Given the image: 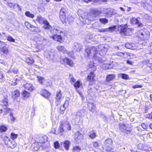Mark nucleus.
Segmentation results:
<instances>
[{"label": "nucleus", "instance_id": "obj_1", "mask_svg": "<svg viewBox=\"0 0 152 152\" xmlns=\"http://www.w3.org/2000/svg\"><path fill=\"white\" fill-rule=\"evenodd\" d=\"M98 49V47L93 46L86 49L85 52L88 56L91 55L92 56H93L94 59L97 60L99 59V56L100 55V51Z\"/></svg>", "mask_w": 152, "mask_h": 152}, {"label": "nucleus", "instance_id": "obj_2", "mask_svg": "<svg viewBox=\"0 0 152 152\" xmlns=\"http://www.w3.org/2000/svg\"><path fill=\"white\" fill-rule=\"evenodd\" d=\"M4 141L5 145L10 148L13 149L16 146V144L15 142L13 140H11L7 136L4 137Z\"/></svg>", "mask_w": 152, "mask_h": 152}, {"label": "nucleus", "instance_id": "obj_3", "mask_svg": "<svg viewBox=\"0 0 152 152\" xmlns=\"http://www.w3.org/2000/svg\"><path fill=\"white\" fill-rule=\"evenodd\" d=\"M54 51L51 49L45 50L44 52L45 56L49 61H53L54 59Z\"/></svg>", "mask_w": 152, "mask_h": 152}, {"label": "nucleus", "instance_id": "obj_4", "mask_svg": "<svg viewBox=\"0 0 152 152\" xmlns=\"http://www.w3.org/2000/svg\"><path fill=\"white\" fill-rule=\"evenodd\" d=\"M137 33L139 37L142 39H144L145 38H148L150 35L149 31L145 28L140 30L137 32Z\"/></svg>", "mask_w": 152, "mask_h": 152}, {"label": "nucleus", "instance_id": "obj_5", "mask_svg": "<svg viewBox=\"0 0 152 152\" xmlns=\"http://www.w3.org/2000/svg\"><path fill=\"white\" fill-rule=\"evenodd\" d=\"M54 31L56 32V34H54L53 36H50V38H53V39L59 42H62V37L58 34L61 31H60L56 29H54Z\"/></svg>", "mask_w": 152, "mask_h": 152}, {"label": "nucleus", "instance_id": "obj_6", "mask_svg": "<svg viewBox=\"0 0 152 152\" xmlns=\"http://www.w3.org/2000/svg\"><path fill=\"white\" fill-rule=\"evenodd\" d=\"M66 10L64 8H62L60 10L59 17L60 19L64 23L66 22Z\"/></svg>", "mask_w": 152, "mask_h": 152}, {"label": "nucleus", "instance_id": "obj_7", "mask_svg": "<svg viewBox=\"0 0 152 152\" xmlns=\"http://www.w3.org/2000/svg\"><path fill=\"white\" fill-rule=\"evenodd\" d=\"M130 30L128 28L126 25L122 26L121 28L120 33L121 34H124V35L128 36L130 34L131 32Z\"/></svg>", "mask_w": 152, "mask_h": 152}, {"label": "nucleus", "instance_id": "obj_8", "mask_svg": "<svg viewBox=\"0 0 152 152\" xmlns=\"http://www.w3.org/2000/svg\"><path fill=\"white\" fill-rule=\"evenodd\" d=\"M48 139L47 137L45 135H40L37 138V142L41 144L45 143L47 141Z\"/></svg>", "mask_w": 152, "mask_h": 152}, {"label": "nucleus", "instance_id": "obj_9", "mask_svg": "<svg viewBox=\"0 0 152 152\" xmlns=\"http://www.w3.org/2000/svg\"><path fill=\"white\" fill-rule=\"evenodd\" d=\"M83 135L79 132H77L74 135V140L77 142H79L83 138Z\"/></svg>", "mask_w": 152, "mask_h": 152}, {"label": "nucleus", "instance_id": "obj_10", "mask_svg": "<svg viewBox=\"0 0 152 152\" xmlns=\"http://www.w3.org/2000/svg\"><path fill=\"white\" fill-rule=\"evenodd\" d=\"M82 48V45L77 42L75 43L72 47L73 49L75 51H80L81 50Z\"/></svg>", "mask_w": 152, "mask_h": 152}, {"label": "nucleus", "instance_id": "obj_11", "mask_svg": "<svg viewBox=\"0 0 152 152\" xmlns=\"http://www.w3.org/2000/svg\"><path fill=\"white\" fill-rule=\"evenodd\" d=\"M98 49L100 50L101 52L100 53V55H103L105 54L107 50V48L105 47L103 45H99L98 47Z\"/></svg>", "mask_w": 152, "mask_h": 152}, {"label": "nucleus", "instance_id": "obj_12", "mask_svg": "<svg viewBox=\"0 0 152 152\" xmlns=\"http://www.w3.org/2000/svg\"><path fill=\"white\" fill-rule=\"evenodd\" d=\"M137 146L139 149L145 151H149L151 149L150 148L145 144L140 143Z\"/></svg>", "mask_w": 152, "mask_h": 152}, {"label": "nucleus", "instance_id": "obj_13", "mask_svg": "<svg viewBox=\"0 0 152 152\" xmlns=\"http://www.w3.org/2000/svg\"><path fill=\"white\" fill-rule=\"evenodd\" d=\"M24 88L29 91L31 92L35 88L33 85L30 83H26L24 85Z\"/></svg>", "mask_w": 152, "mask_h": 152}, {"label": "nucleus", "instance_id": "obj_14", "mask_svg": "<svg viewBox=\"0 0 152 152\" xmlns=\"http://www.w3.org/2000/svg\"><path fill=\"white\" fill-rule=\"evenodd\" d=\"M113 142V141L111 139H107L105 140L104 144L105 146L107 148L106 149V151H109L107 148L110 147L112 145Z\"/></svg>", "mask_w": 152, "mask_h": 152}, {"label": "nucleus", "instance_id": "obj_15", "mask_svg": "<svg viewBox=\"0 0 152 152\" xmlns=\"http://www.w3.org/2000/svg\"><path fill=\"white\" fill-rule=\"evenodd\" d=\"M62 96L61 91L60 90L56 92V102L57 104H59L60 103L61 99L62 97Z\"/></svg>", "mask_w": 152, "mask_h": 152}, {"label": "nucleus", "instance_id": "obj_16", "mask_svg": "<svg viewBox=\"0 0 152 152\" xmlns=\"http://www.w3.org/2000/svg\"><path fill=\"white\" fill-rule=\"evenodd\" d=\"M131 22L133 24H137L139 27H142L143 26L142 24L139 22V20L137 18H132L131 19Z\"/></svg>", "mask_w": 152, "mask_h": 152}, {"label": "nucleus", "instance_id": "obj_17", "mask_svg": "<svg viewBox=\"0 0 152 152\" xmlns=\"http://www.w3.org/2000/svg\"><path fill=\"white\" fill-rule=\"evenodd\" d=\"M60 122L61 124L58 128V133L61 135L63 134L64 132L63 126H64V121H61Z\"/></svg>", "mask_w": 152, "mask_h": 152}, {"label": "nucleus", "instance_id": "obj_18", "mask_svg": "<svg viewBox=\"0 0 152 152\" xmlns=\"http://www.w3.org/2000/svg\"><path fill=\"white\" fill-rule=\"evenodd\" d=\"M63 61L64 62V64L66 63L67 64L70 66H72L74 64L72 61L71 59L68 58H66L63 59Z\"/></svg>", "mask_w": 152, "mask_h": 152}, {"label": "nucleus", "instance_id": "obj_19", "mask_svg": "<svg viewBox=\"0 0 152 152\" xmlns=\"http://www.w3.org/2000/svg\"><path fill=\"white\" fill-rule=\"evenodd\" d=\"M119 129L120 130L122 131H128V128L127 124L125 125L124 124L121 123L119 124Z\"/></svg>", "mask_w": 152, "mask_h": 152}, {"label": "nucleus", "instance_id": "obj_20", "mask_svg": "<svg viewBox=\"0 0 152 152\" xmlns=\"http://www.w3.org/2000/svg\"><path fill=\"white\" fill-rule=\"evenodd\" d=\"M41 94L45 98H48L50 95V94L49 92L46 90L42 89L41 91Z\"/></svg>", "mask_w": 152, "mask_h": 152}, {"label": "nucleus", "instance_id": "obj_21", "mask_svg": "<svg viewBox=\"0 0 152 152\" xmlns=\"http://www.w3.org/2000/svg\"><path fill=\"white\" fill-rule=\"evenodd\" d=\"M115 75L113 74H110L107 75L106 77V80L107 82H109L115 79Z\"/></svg>", "mask_w": 152, "mask_h": 152}, {"label": "nucleus", "instance_id": "obj_22", "mask_svg": "<svg viewBox=\"0 0 152 152\" xmlns=\"http://www.w3.org/2000/svg\"><path fill=\"white\" fill-rule=\"evenodd\" d=\"M41 145L37 142L33 143L32 145L33 150L35 151H38Z\"/></svg>", "mask_w": 152, "mask_h": 152}, {"label": "nucleus", "instance_id": "obj_23", "mask_svg": "<svg viewBox=\"0 0 152 152\" xmlns=\"http://www.w3.org/2000/svg\"><path fill=\"white\" fill-rule=\"evenodd\" d=\"M112 64H104L102 65V68L104 69H110L113 68Z\"/></svg>", "mask_w": 152, "mask_h": 152}, {"label": "nucleus", "instance_id": "obj_24", "mask_svg": "<svg viewBox=\"0 0 152 152\" xmlns=\"http://www.w3.org/2000/svg\"><path fill=\"white\" fill-rule=\"evenodd\" d=\"M135 45L134 43H126L125 46L126 48L132 49H135Z\"/></svg>", "mask_w": 152, "mask_h": 152}, {"label": "nucleus", "instance_id": "obj_25", "mask_svg": "<svg viewBox=\"0 0 152 152\" xmlns=\"http://www.w3.org/2000/svg\"><path fill=\"white\" fill-rule=\"evenodd\" d=\"M43 24L44 25L43 26V28H44L45 29H49L51 27L49 23L47 20H44L43 21Z\"/></svg>", "mask_w": 152, "mask_h": 152}, {"label": "nucleus", "instance_id": "obj_26", "mask_svg": "<svg viewBox=\"0 0 152 152\" xmlns=\"http://www.w3.org/2000/svg\"><path fill=\"white\" fill-rule=\"evenodd\" d=\"M20 94V92L18 90H15L12 94V97L14 98H15L19 96Z\"/></svg>", "mask_w": 152, "mask_h": 152}, {"label": "nucleus", "instance_id": "obj_27", "mask_svg": "<svg viewBox=\"0 0 152 152\" xmlns=\"http://www.w3.org/2000/svg\"><path fill=\"white\" fill-rule=\"evenodd\" d=\"M88 108L90 111L94 112L95 106L93 103H90L88 104Z\"/></svg>", "mask_w": 152, "mask_h": 152}, {"label": "nucleus", "instance_id": "obj_28", "mask_svg": "<svg viewBox=\"0 0 152 152\" xmlns=\"http://www.w3.org/2000/svg\"><path fill=\"white\" fill-rule=\"evenodd\" d=\"M34 39L36 42L38 43H39L42 41L44 39V38L42 36L38 37L36 36L35 37Z\"/></svg>", "mask_w": 152, "mask_h": 152}, {"label": "nucleus", "instance_id": "obj_29", "mask_svg": "<svg viewBox=\"0 0 152 152\" xmlns=\"http://www.w3.org/2000/svg\"><path fill=\"white\" fill-rule=\"evenodd\" d=\"M57 49L59 51L62 52L63 53L66 52V51L64 46H58L57 47Z\"/></svg>", "mask_w": 152, "mask_h": 152}, {"label": "nucleus", "instance_id": "obj_30", "mask_svg": "<svg viewBox=\"0 0 152 152\" xmlns=\"http://www.w3.org/2000/svg\"><path fill=\"white\" fill-rule=\"evenodd\" d=\"M70 143L69 141L66 140L63 143V146L65 149L66 150L68 149V148L70 146Z\"/></svg>", "mask_w": 152, "mask_h": 152}, {"label": "nucleus", "instance_id": "obj_31", "mask_svg": "<svg viewBox=\"0 0 152 152\" xmlns=\"http://www.w3.org/2000/svg\"><path fill=\"white\" fill-rule=\"evenodd\" d=\"M92 12L96 17L99 16L101 13V12L100 11L96 9L92 10Z\"/></svg>", "mask_w": 152, "mask_h": 152}, {"label": "nucleus", "instance_id": "obj_32", "mask_svg": "<svg viewBox=\"0 0 152 152\" xmlns=\"http://www.w3.org/2000/svg\"><path fill=\"white\" fill-rule=\"evenodd\" d=\"M94 76L95 75L94 73L93 72H91L88 76V80L90 81H93L94 80L93 78Z\"/></svg>", "mask_w": 152, "mask_h": 152}, {"label": "nucleus", "instance_id": "obj_33", "mask_svg": "<svg viewBox=\"0 0 152 152\" xmlns=\"http://www.w3.org/2000/svg\"><path fill=\"white\" fill-rule=\"evenodd\" d=\"M0 50L2 53L5 54H7L9 53L8 48L6 47L1 48Z\"/></svg>", "mask_w": 152, "mask_h": 152}, {"label": "nucleus", "instance_id": "obj_34", "mask_svg": "<svg viewBox=\"0 0 152 152\" xmlns=\"http://www.w3.org/2000/svg\"><path fill=\"white\" fill-rule=\"evenodd\" d=\"M89 134V137L92 139L95 138L96 136V133L94 131H90Z\"/></svg>", "mask_w": 152, "mask_h": 152}, {"label": "nucleus", "instance_id": "obj_35", "mask_svg": "<svg viewBox=\"0 0 152 152\" xmlns=\"http://www.w3.org/2000/svg\"><path fill=\"white\" fill-rule=\"evenodd\" d=\"M88 19L90 20H94L96 17H95V15L91 12L90 14H89V15H88Z\"/></svg>", "mask_w": 152, "mask_h": 152}, {"label": "nucleus", "instance_id": "obj_36", "mask_svg": "<svg viewBox=\"0 0 152 152\" xmlns=\"http://www.w3.org/2000/svg\"><path fill=\"white\" fill-rule=\"evenodd\" d=\"M61 121H64V126L66 125L67 126L66 128L69 130H70L71 129V126L70 124L69 123V122L67 121H65L64 120H62Z\"/></svg>", "mask_w": 152, "mask_h": 152}, {"label": "nucleus", "instance_id": "obj_37", "mask_svg": "<svg viewBox=\"0 0 152 152\" xmlns=\"http://www.w3.org/2000/svg\"><path fill=\"white\" fill-rule=\"evenodd\" d=\"M70 99L69 98H66V100L64 103L63 104V106L64 108H66L69 105Z\"/></svg>", "mask_w": 152, "mask_h": 152}, {"label": "nucleus", "instance_id": "obj_38", "mask_svg": "<svg viewBox=\"0 0 152 152\" xmlns=\"http://www.w3.org/2000/svg\"><path fill=\"white\" fill-rule=\"evenodd\" d=\"M26 62L28 64H31L34 63V61L31 57L28 58H26Z\"/></svg>", "mask_w": 152, "mask_h": 152}, {"label": "nucleus", "instance_id": "obj_39", "mask_svg": "<svg viewBox=\"0 0 152 152\" xmlns=\"http://www.w3.org/2000/svg\"><path fill=\"white\" fill-rule=\"evenodd\" d=\"M25 14L26 16L31 18H33L34 16V14L31 13L30 12L28 11L26 12Z\"/></svg>", "mask_w": 152, "mask_h": 152}, {"label": "nucleus", "instance_id": "obj_40", "mask_svg": "<svg viewBox=\"0 0 152 152\" xmlns=\"http://www.w3.org/2000/svg\"><path fill=\"white\" fill-rule=\"evenodd\" d=\"M81 83L79 81H77L74 84V87L77 89L81 86Z\"/></svg>", "mask_w": 152, "mask_h": 152}, {"label": "nucleus", "instance_id": "obj_41", "mask_svg": "<svg viewBox=\"0 0 152 152\" xmlns=\"http://www.w3.org/2000/svg\"><path fill=\"white\" fill-rule=\"evenodd\" d=\"M119 77H121L123 79H127L129 78V76L126 74H119L118 75Z\"/></svg>", "mask_w": 152, "mask_h": 152}, {"label": "nucleus", "instance_id": "obj_42", "mask_svg": "<svg viewBox=\"0 0 152 152\" xmlns=\"http://www.w3.org/2000/svg\"><path fill=\"white\" fill-rule=\"evenodd\" d=\"M80 148L78 146H75L73 148L72 151L73 152H80L81 150Z\"/></svg>", "mask_w": 152, "mask_h": 152}, {"label": "nucleus", "instance_id": "obj_43", "mask_svg": "<svg viewBox=\"0 0 152 152\" xmlns=\"http://www.w3.org/2000/svg\"><path fill=\"white\" fill-rule=\"evenodd\" d=\"M23 96L25 97H28L30 95V94L26 91H24L22 93Z\"/></svg>", "mask_w": 152, "mask_h": 152}, {"label": "nucleus", "instance_id": "obj_44", "mask_svg": "<svg viewBox=\"0 0 152 152\" xmlns=\"http://www.w3.org/2000/svg\"><path fill=\"white\" fill-rule=\"evenodd\" d=\"M11 138L14 140L18 137V134L14 133H12L10 134Z\"/></svg>", "mask_w": 152, "mask_h": 152}, {"label": "nucleus", "instance_id": "obj_45", "mask_svg": "<svg viewBox=\"0 0 152 152\" xmlns=\"http://www.w3.org/2000/svg\"><path fill=\"white\" fill-rule=\"evenodd\" d=\"M99 21L101 23L104 24H105L107 23L108 20L106 18H100L99 19Z\"/></svg>", "mask_w": 152, "mask_h": 152}, {"label": "nucleus", "instance_id": "obj_46", "mask_svg": "<svg viewBox=\"0 0 152 152\" xmlns=\"http://www.w3.org/2000/svg\"><path fill=\"white\" fill-rule=\"evenodd\" d=\"M69 81H70L71 83H74L76 81L75 79L71 75H69Z\"/></svg>", "mask_w": 152, "mask_h": 152}, {"label": "nucleus", "instance_id": "obj_47", "mask_svg": "<svg viewBox=\"0 0 152 152\" xmlns=\"http://www.w3.org/2000/svg\"><path fill=\"white\" fill-rule=\"evenodd\" d=\"M74 20V18L72 16H69L66 20V21L69 23L72 22Z\"/></svg>", "mask_w": 152, "mask_h": 152}, {"label": "nucleus", "instance_id": "obj_48", "mask_svg": "<svg viewBox=\"0 0 152 152\" xmlns=\"http://www.w3.org/2000/svg\"><path fill=\"white\" fill-rule=\"evenodd\" d=\"M37 78L39 82L41 83H43V82L45 81L44 78L38 76Z\"/></svg>", "mask_w": 152, "mask_h": 152}, {"label": "nucleus", "instance_id": "obj_49", "mask_svg": "<svg viewBox=\"0 0 152 152\" xmlns=\"http://www.w3.org/2000/svg\"><path fill=\"white\" fill-rule=\"evenodd\" d=\"M7 39L8 41L12 42H15V39H14L12 37L8 36L7 37Z\"/></svg>", "mask_w": 152, "mask_h": 152}, {"label": "nucleus", "instance_id": "obj_50", "mask_svg": "<svg viewBox=\"0 0 152 152\" xmlns=\"http://www.w3.org/2000/svg\"><path fill=\"white\" fill-rule=\"evenodd\" d=\"M7 129V128L4 125H2L0 127V130L3 132H5Z\"/></svg>", "mask_w": 152, "mask_h": 152}, {"label": "nucleus", "instance_id": "obj_51", "mask_svg": "<svg viewBox=\"0 0 152 152\" xmlns=\"http://www.w3.org/2000/svg\"><path fill=\"white\" fill-rule=\"evenodd\" d=\"M108 28H102L99 29L98 30L97 32H104L106 31H107V29Z\"/></svg>", "mask_w": 152, "mask_h": 152}, {"label": "nucleus", "instance_id": "obj_52", "mask_svg": "<svg viewBox=\"0 0 152 152\" xmlns=\"http://www.w3.org/2000/svg\"><path fill=\"white\" fill-rule=\"evenodd\" d=\"M116 28V26H113L112 27H110L107 28H108L107 29V31H114Z\"/></svg>", "mask_w": 152, "mask_h": 152}, {"label": "nucleus", "instance_id": "obj_53", "mask_svg": "<svg viewBox=\"0 0 152 152\" xmlns=\"http://www.w3.org/2000/svg\"><path fill=\"white\" fill-rule=\"evenodd\" d=\"M7 44L4 42L0 40V49L6 47Z\"/></svg>", "mask_w": 152, "mask_h": 152}, {"label": "nucleus", "instance_id": "obj_54", "mask_svg": "<svg viewBox=\"0 0 152 152\" xmlns=\"http://www.w3.org/2000/svg\"><path fill=\"white\" fill-rule=\"evenodd\" d=\"M141 126L144 129H147L149 125L147 124L143 123L141 124Z\"/></svg>", "mask_w": 152, "mask_h": 152}, {"label": "nucleus", "instance_id": "obj_55", "mask_svg": "<svg viewBox=\"0 0 152 152\" xmlns=\"http://www.w3.org/2000/svg\"><path fill=\"white\" fill-rule=\"evenodd\" d=\"M92 145L95 148H97L99 146V144L97 142H93Z\"/></svg>", "mask_w": 152, "mask_h": 152}, {"label": "nucleus", "instance_id": "obj_56", "mask_svg": "<svg viewBox=\"0 0 152 152\" xmlns=\"http://www.w3.org/2000/svg\"><path fill=\"white\" fill-rule=\"evenodd\" d=\"M10 117L11 121L12 122H13L15 121V118L13 116L12 113H11L10 114Z\"/></svg>", "mask_w": 152, "mask_h": 152}, {"label": "nucleus", "instance_id": "obj_57", "mask_svg": "<svg viewBox=\"0 0 152 152\" xmlns=\"http://www.w3.org/2000/svg\"><path fill=\"white\" fill-rule=\"evenodd\" d=\"M54 146L55 148H58L59 147V145L58 142H56L54 143Z\"/></svg>", "mask_w": 152, "mask_h": 152}, {"label": "nucleus", "instance_id": "obj_58", "mask_svg": "<svg viewBox=\"0 0 152 152\" xmlns=\"http://www.w3.org/2000/svg\"><path fill=\"white\" fill-rule=\"evenodd\" d=\"M3 105L4 106H6L8 105V102L7 100L5 99L3 100Z\"/></svg>", "mask_w": 152, "mask_h": 152}, {"label": "nucleus", "instance_id": "obj_59", "mask_svg": "<svg viewBox=\"0 0 152 152\" xmlns=\"http://www.w3.org/2000/svg\"><path fill=\"white\" fill-rule=\"evenodd\" d=\"M142 87V85H136L132 86V88H141Z\"/></svg>", "mask_w": 152, "mask_h": 152}, {"label": "nucleus", "instance_id": "obj_60", "mask_svg": "<svg viewBox=\"0 0 152 152\" xmlns=\"http://www.w3.org/2000/svg\"><path fill=\"white\" fill-rule=\"evenodd\" d=\"M93 36L90 33H88L87 34L86 38L87 39H90L92 38Z\"/></svg>", "mask_w": 152, "mask_h": 152}, {"label": "nucleus", "instance_id": "obj_61", "mask_svg": "<svg viewBox=\"0 0 152 152\" xmlns=\"http://www.w3.org/2000/svg\"><path fill=\"white\" fill-rule=\"evenodd\" d=\"M34 31L38 33L41 31L39 29V28L37 27H35L34 30Z\"/></svg>", "mask_w": 152, "mask_h": 152}, {"label": "nucleus", "instance_id": "obj_62", "mask_svg": "<svg viewBox=\"0 0 152 152\" xmlns=\"http://www.w3.org/2000/svg\"><path fill=\"white\" fill-rule=\"evenodd\" d=\"M82 111L81 110L79 111L76 113V115L78 116H80L81 115V113Z\"/></svg>", "mask_w": 152, "mask_h": 152}, {"label": "nucleus", "instance_id": "obj_63", "mask_svg": "<svg viewBox=\"0 0 152 152\" xmlns=\"http://www.w3.org/2000/svg\"><path fill=\"white\" fill-rule=\"evenodd\" d=\"M37 19L39 22L40 21L43 20L41 16H38L37 17Z\"/></svg>", "mask_w": 152, "mask_h": 152}, {"label": "nucleus", "instance_id": "obj_64", "mask_svg": "<svg viewBox=\"0 0 152 152\" xmlns=\"http://www.w3.org/2000/svg\"><path fill=\"white\" fill-rule=\"evenodd\" d=\"M129 56L131 58H136V56L132 53L130 54Z\"/></svg>", "mask_w": 152, "mask_h": 152}]
</instances>
